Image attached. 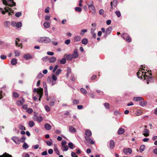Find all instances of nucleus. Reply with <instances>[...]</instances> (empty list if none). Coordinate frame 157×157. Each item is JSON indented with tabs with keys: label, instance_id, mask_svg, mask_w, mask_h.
Segmentation results:
<instances>
[{
	"label": "nucleus",
	"instance_id": "1",
	"mask_svg": "<svg viewBox=\"0 0 157 157\" xmlns=\"http://www.w3.org/2000/svg\"><path fill=\"white\" fill-rule=\"evenodd\" d=\"M3 3L6 5V7L4 8V10L0 8V11L3 14H5L6 13H8L9 16H11L14 13L13 11L10 7L15 6L16 3L13 0H2Z\"/></svg>",
	"mask_w": 157,
	"mask_h": 157
},
{
	"label": "nucleus",
	"instance_id": "2",
	"mask_svg": "<svg viewBox=\"0 0 157 157\" xmlns=\"http://www.w3.org/2000/svg\"><path fill=\"white\" fill-rule=\"evenodd\" d=\"M38 41L41 43L48 44L51 41V40L49 37L44 36L39 38Z\"/></svg>",
	"mask_w": 157,
	"mask_h": 157
},
{
	"label": "nucleus",
	"instance_id": "3",
	"mask_svg": "<svg viewBox=\"0 0 157 157\" xmlns=\"http://www.w3.org/2000/svg\"><path fill=\"white\" fill-rule=\"evenodd\" d=\"M144 69H143L141 70H140L138 71V72L137 73V75L138 77L139 78H140L141 79H146V74L147 73V72H144L143 71H144Z\"/></svg>",
	"mask_w": 157,
	"mask_h": 157
},
{
	"label": "nucleus",
	"instance_id": "4",
	"mask_svg": "<svg viewBox=\"0 0 157 157\" xmlns=\"http://www.w3.org/2000/svg\"><path fill=\"white\" fill-rule=\"evenodd\" d=\"M121 37L127 42H130L131 41V39L130 38L128 34L126 33H124L122 34L121 35Z\"/></svg>",
	"mask_w": 157,
	"mask_h": 157
},
{
	"label": "nucleus",
	"instance_id": "5",
	"mask_svg": "<svg viewBox=\"0 0 157 157\" xmlns=\"http://www.w3.org/2000/svg\"><path fill=\"white\" fill-rule=\"evenodd\" d=\"M43 89L42 88H40L38 89L37 92L35 94L36 95V96L37 97V98L39 97L41 98L43 95Z\"/></svg>",
	"mask_w": 157,
	"mask_h": 157
},
{
	"label": "nucleus",
	"instance_id": "6",
	"mask_svg": "<svg viewBox=\"0 0 157 157\" xmlns=\"http://www.w3.org/2000/svg\"><path fill=\"white\" fill-rule=\"evenodd\" d=\"M90 136H85V138L86 141L89 143L91 144H93L94 143V141L91 139L90 137Z\"/></svg>",
	"mask_w": 157,
	"mask_h": 157
},
{
	"label": "nucleus",
	"instance_id": "7",
	"mask_svg": "<svg viewBox=\"0 0 157 157\" xmlns=\"http://www.w3.org/2000/svg\"><path fill=\"white\" fill-rule=\"evenodd\" d=\"M34 120L37 121L39 122H41L43 120V118L42 117L40 116H37L35 115L34 117Z\"/></svg>",
	"mask_w": 157,
	"mask_h": 157
},
{
	"label": "nucleus",
	"instance_id": "8",
	"mask_svg": "<svg viewBox=\"0 0 157 157\" xmlns=\"http://www.w3.org/2000/svg\"><path fill=\"white\" fill-rule=\"evenodd\" d=\"M11 139L16 144H19L21 142L20 139L17 137L13 136L12 137Z\"/></svg>",
	"mask_w": 157,
	"mask_h": 157
},
{
	"label": "nucleus",
	"instance_id": "9",
	"mask_svg": "<svg viewBox=\"0 0 157 157\" xmlns=\"http://www.w3.org/2000/svg\"><path fill=\"white\" fill-rule=\"evenodd\" d=\"M72 55L73 58H76L78 57L79 54L77 49H75L74 50V52Z\"/></svg>",
	"mask_w": 157,
	"mask_h": 157
},
{
	"label": "nucleus",
	"instance_id": "10",
	"mask_svg": "<svg viewBox=\"0 0 157 157\" xmlns=\"http://www.w3.org/2000/svg\"><path fill=\"white\" fill-rule=\"evenodd\" d=\"M25 102L24 99L23 98H21L20 100H18L17 101L16 104L19 106L22 105Z\"/></svg>",
	"mask_w": 157,
	"mask_h": 157
},
{
	"label": "nucleus",
	"instance_id": "11",
	"mask_svg": "<svg viewBox=\"0 0 157 157\" xmlns=\"http://www.w3.org/2000/svg\"><path fill=\"white\" fill-rule=\"evenodd\" d=\"M132 150L130 148H124L123 149V152L125 155H127L128 153L131 154L132 153Z\"/></svg>",
	"mask_w": 157,
	"mask_h": 157
},
{
	"label": "nucleus",
	"instance_id": "12",
	"mask_svg": "<svg viewBox=\"0 0 157 157\" xmlns=\"http://www.w3.org/2000/svg\"><path fill=\"white\" fill-rule=\"evenodd\" d=\"M88 9L90 10L93 14L95 13L96 12L94 6H90L88 7Z\"/></svg>",
	"mask_w": 157,
	"mask_h": 157
},
{
	"label": "nucleus",
	"instance_id": "13",
	"mask_svg": "<svg viewBox=\"0 0 157 157\" xmlns=\"http://www.w3.org/2000/svg\"><path fill=\"white\" fill-rule=\"evenodd\" d=\"M143 135L145 137H147L149 135V131L146 128H145L142 132Z\"/></svg>",
	"mask_w": 157,
	"mask_h": 157
},
{
	"label": "nucleus",
	"instance_id": "14",
	"mask_svg": "<svg viewBox=\"0 0 157 157\" xmlns=\"http://www.w3.org/2000/svg\"><path fill=\"white\" fill-rule=\"evenodd\" d=\"M52 85L53 86L56 83V81L57 80V77L55 75H53L52 76Z\"/></svg>",
	"mask_w": 157,
	"mask_h": 157
},
{
	"label": "nucleus",
	"instance_id": "15",
	"mask_svg": "<svg viewBox=\"0 0 157 157\" xmlns=\"http://www.w3.org/2000/svg\"><path fill=\"white\" fill-rule=\"evenodd\" d=\"M112 29L113 28L112 27L109 26L108 27L106 30V36H107L108 35L110 34L112 30Z\"/></svg>",
	"mask_w": 157,
	"mask_h": 157
},
{
	"label": "nucleus",
	"instance_id": "16",
	"mask_svg": "<svg viewBox=\"0 0 157 157\" xmlns=\"http://www.w3.org/2000/svg\"><path fill=\"white\" fill-rule=\"evenodd\" d=\"M23 57L26 60H28L32 58V56L29 54H26L23 56Z\"/></svg>",
	"mask_w": 157,
	"mask_h": 157
},
{
	"label": "nucleus",
	"instance_id": "17",
	"mask_svg": "<svg viewBox=\"0 0 157 157\" xmlns=\"http://www.w3.org/2000/svg\"><path fill=\"white\" fill-rule=\"evenodd\" d=\"M146 79H144V80H147V84H149V82H151L153 80V78L151 77L148 76L147 75H146Z\"/></svg>",
	"mask_w": 157,
	"mask_h": 157
},
{
	"label": "nucleus",
	"instance_id": "18",
	"mask_svg": "<svg viewBox=\"0 0 157 157\" xmlns=\"http://www.w3.org/2000/svg\"><path fill=\"white\" fill-rule=\"evenodd\" d=\"M56 60V58L54 56H52L48 59L49 62L50 63H54Z\"/></svg>",
	"mask_w": 157,
	"mask_h": 157
},
{
	"label": "nucleus",
	"instance_id": "19",
	"mask_svg": "<svg viewBox=\"0 0 157 157\" xmlns=\"http://www.w3.org/2000/svg\"><path fill=\"white\" fill-rule=\"evenodd\" d=\"M85 134L86 135V136H91L92 135V133L90 130L89 129L86 130L85 131Z\"/></svg>",
	"mask_w": 157,
	"mask_h": 157
},
{
	"label": "nucleus",
	"instance_id": "20",
	"mask_svg": "<svg viewBox=\"0 0 157 157\" xmlns=\"http://www.w3.org/2000/svg\"><path fill=\"white\" fill-rule=\"evenodd\" d=\"M109 147L111 149H113L114 148L115 146V144L114 141L112 140H111L110 141L109 143Z\"/></svg>",
	"mask_w": 157,
	"mask_h": 157
},
{
	"label": "nucleus",
	"instance_id": "21",
	"mask_svg": "<svg viewBox=\"0 0 157 157\" xmlns=\"http://www.w3.org/2000/svg\"><path fill=\"white\" fill-rule=\"evenodd\" d=\"M44 128L46 130H49L51 128V126L49 124L47 123L44 125Z\"/></svg>",
	"mask_w": 157,
	"mask_h": 157
},
{
	"label": "nucleus",
	"instance_id": "22",
	"mask_svg": "<svg viewBox=\"0 0 157 157\" xmlns=\"http://www.w3.org/2000/svg\"><path fill=\"white\" fill-rule=\"evenodd\" d=\"M125 131L124 129L122 128H120L117 131L118 134L119 135L122 134Z\"/></svg>",
	"mask_w": 157,
	"mask_h": 157
},
{
	"label": "nucleus",
	"instance_id": "23",
	"mask_svg": "<svg viewBox=\"0 0 157 157\" xmlns=\"http://www.w3.org/2000/svg\"><path fill=\"white\" fill-rule=\"evenodd\" d=\"M143 99V98L141 97H134L133 98V100L135 101H139Z\"/></svg>",
	"mask_w": 157,
	"mask_h": 157
},
{
	"label": "nucleus",
	"instance_id": "24",
	"mask_svg": "<svg viewBox=\"0 0 157 157\" xmlns=\"http://www.w3.org/2000/svg\"><path fill=\"white\" fill-rule=\"evenodd\" d=\"M44 26L46 28H48L50 26V23L48 21H45L44 24Z\"/></svg>",
	"mask_w": 157,
	"mask_h": 157
},
{
	"label": "nucleus",
	"instance_id": "25",
	"mask_svg": "<svg viewBox=\"0 0 157 157\" xmlns=\"http://www.w3.org/2000/svg\"><path fill=\"white\" fill-rule=\"evenodd\" d=\"M17 63V59L16 58H13L12 59L11 63L12 65H15Z\"/></svg>",
	"mask_w": 157,
	"mask_h": 157
},
{
	"label": "nucleus",
	"instance_id": "26",
	"mask_svg": "<svg viewBox=\"0 0 157 157\" xmlns=\"http://www.w3.org/2000/svg\"><path fill=\"white\" fill-rule=\"evenodd\" d=\"M69 131L71 133H73L76 132L75 129L72 126H70L69 127Z\"/></svg>",
	"mask_w": 157,
	"mask_h": 157
},
{
	"label": "nucleus",
	"instance_id": "27",
	"mask_svg": "<svg viewBox=\"0 0 157 157\" xmlns=\"http://www.w3.org/2000/svg\"><path fill=\"white\" fill-rule=\"evenodd\" d=\"M67 73L66 74V76L68 78L69 76V74L71 73V69L69 67H67Z\"/></svg>",
	"mask_w": 157,
	"mask_h": 157
},
{
	"label": "nucleus",
	"instance_id": "28",
	"mask_svg": "<svg viewBox=\"0 0 157 157\" xmlns=\"http://www.w3.org/2000/svg\"><path fill=\"white\" fill-rule=\"evenodd\" d=\"M54 150L57 155H60L59 152L56 146H54Z\"/></svg>",
	"mask_w": 157,
	"mask_h": 157
},
{
	"label": "nucleus",
	"instance_id": "29",
	"mask_svg": "<svg viewBox=\"0 0 157 157\" xmlns=\"http://www.w3.org/2000/svg\"><path fill=\"white\" fill-rule=\"evenodd\" d=\"M140 105L143 107L146 106L147 104V102L146 101H141L139 102Z\"/></svg>",
	"mask_w": 157,
	"mask_h": 157
},
{
	"label": "nucleus",
	"instance_id": "30",
	"mask_svg": "<svg viewBox=\"0 0 157 157\" xmlns=\"http://www.w3.org/2000/svg\"><path fill=\"white\" fill-rule=\"evenodd\" d=\"M73 58V56L71 54H68L66 56V59L68 61L71 60Z\"/></svg>",
	"mask_w": 157,
	"mask_h": 157
},
{
	"label": "nucleus",
	"instance_id": "31",
	"mask_svg": "<svg viewBox=\"0 0 157 157\" xmlns=\"http://www.w3.org/2000/svg\"><path fill=\"white\" fill-rule=\"evenodd\" d=\"M81 39V37L80 36H75L74 38V40L75 41H79Z\"/></svg>",
	"mask_w": 157,
	"mask_h": 157
},
{
	"label": "nucleus",
	"instance_id": "32",
	"mask_svg": "<svg viewBox=\"0 0 157 157\" xmlns=\"http://www.w3.org/2000/svg\"><path fill=\"white\" fill-rule=\"evenodd\" d=\"M59 61L60 62V63L61 64H64L66 63V59L65 58H63L62 59L60 60H59Z\"/></svg>",
	"mask_w": 157,
	"mask_h": 157
},
{
	"label": "nucleus",
	"instance_id": "33",
	"mask_svg": "<svg viewBox=\"0 0 157 157\" xmlns=\"http://www.w3.org/2000/svg\"><path fill=\"white\" fill-rule=\"evenodd\" d=\"M10 22L9 21H6L4 22V26L7 28H9L10 25Z\"/></svg>",
	"mask_w": 157,
	"mask_h": 157
},
{
	"label": "nucleus",
	"instance_id": "34",
	"mask_svg": "<svg viewBox=\"0 0 157 157\" xmlns=\"http://www.w3.org/2000/svg\"><path fill=\"white\" fill-rule=\"evenodd\" d=\"M145 148V146L144 145H142L140 148V153L142 152L144 150Z\"/></svg>",
	"mask_w": 157,
	"mask_h": 157
},
{
	"label": "nucleus",
	"instance_id": "35",
	"mask_svg": "<svg viewBox=\"0 0 157 157\" xmlns=\"http://www.w3.org/2000/svg\"><path fill=\"white\" fill-rule=\"evenodd\" d=\"M82 43L83 44L86 45L88 43V40L86 38L83 39L82 40Z\"/></svg>",
	"mask_w": 157,
	"mask_h": 157
},
{
	"label": "nucleus",
	"instance_id": "36",
	"mask_svg": "<svg viewBox=\"0 0 157 157\" xmlns=\"http://www.w3.org/2000/svg\"><path fill=\"white\" fill-rule=\"evenodd\" d=\"M14 53L15 54V57L19 56L21 54L20 52L17 50L15 51Z\"/></svg>",
	"mask_w": 157,
	"mask_h": 157
},
{
	"label": "nucleus",
	"instance_id": "37",
	"mask_svg": "<svg viewBox=\"0 0 157 157\" xmlns=\"http://www.w3.org/2000/svg\"><path fill=\"white\" fill-rule=\"evenodd\" d=\"M62 148H63V149L62 148V149L63 151H67L69 149L68 146L67 145L63 146L62 147Z\"/></svg>",
	"mask_w": 157,
	"mask_h": 157
},
{
	"label": "nucleus",
	"instance_id": "38",
	"mask_svg": "<svg viewBox=\"0 0 157 157\" xmlns=\"http://www.w3.org/2000/svg\"><path fill=\"white\" fill-rule=\"evenodd\" d=\"M50 141H47L46 142V144L49 146H51L52 144V139H50Z\"/></svg>",
	"mask_w": 157,
	"mask_h": 157
},
{
	"label": "nucleus",
	"instance_id": "39",
	"mask_svg": "<svg viewBox=\"0 0 157 157\" xmlns=\"http://www.w3.org/2000/svg\"><path fill=\"white\" fill-rule=\"evenodd\" d=\"M22 147L23 149H26L29 148V146L26 143H25L23 145Z\"/></svg>",
	"mask_w": 157,
	"mask_h": 157
},
{
	"label": "nucleus",
	"instance_id": "40",
	"mask_svg": "<svg viewBox=\"0 0 157 157\" xmlns=\"http://www.w3.org/2000/svg\"><path fill=\"white\" fill-rule=\"evenodd\" d=\"M87 32V29L82 30L81 31L80 34L82 36H83L84 35V33H86Z\"/></svg>",
	"mask_w": 157,
	"mask_h": 157
},
{
	"label": "nucleus",
	"instance_id": "41",
	"mask_svg": "<svg viewBox=\"0 0 157 157\" xmlns=\"http://www.w3.org/2000/svg\"><path fill=\"white\" fill-rule=\"evenodd\" d=\"M142 113V111L138 110L136 111V114L137 116H140L141 115Z\"/></svg>",
	"mask_w": 157,
	"mask_h": 157
},
{
	"label": "nucleus",
	"instance_id": "42",
	"mask_svg": "<svg viewBox=\"0 0 157 157\" xmlns=\"http://www.w3.org/2000/svg\"><path fill=\"white\" fill-rule=\"evenodd\" d=\"M22 23L20 22H16V27L17 28L21 27L22 26Z\"/></svg>",
	"mask_w": 157,
	"mask_h": 157
},
{
	"label": "nucleus",
	"instance_id": "43",
	"mask_svg": "<svg viewBox=\"0 0 157 157\" xmlns=\"http://www.w3.org/2000/svg\"><path fill=\"white\" fill-rule=\"evenodd\" d=\"M75 10L76 12H80L82 11V9L80 7H77L75 8Z\"/></svg>",
	"mask_w": 157,
	"mask_h": 157
},
{
	"label": "nucleus",
	"instance_id": "44",
	"mask_svg": "<svg viewBox=\"0 0 157 157\" xmlns=\"http://www.w3.org/2000/svg\"><path fill=\"white\" fill-rule=\"evenodd\" d=\"M13 97L15 98H17L19 96V95L16 92H13Z\"/></svg>",
	"mask_w": 157,
	"mask_h": 157
},
{
	"label": "nucleus",
	"instance_id": "45",
	"mask_svg": "<svg viewBox=\"0 0 157 157\" xmlns=\"http://www.w3.org/2000/svg\"><path fill=\"white\" fill-rule=\"evenodd\" d=\"M68 145L69 147V148L70 149H73V148H74L73 147V144L71 142L69 143L68 144Z\"/></svg>",
	"mask_w": 157,
	"mask_h": 157
},
{
	"label": "nucleus",
	"instance_id": "46",
	"mask_svg": "<svg viewBox=\"0 0 157 157\" xmlns=\"http://www.w3.org/2000/svg\"><path fill=\"white\" fill-rule=\"evenodd\" d=\"M19 128L21 130H25V127L22 124H20L18 126Z\"/></svg>",
	"mask_w": 157,
	"mask_h": 157
},
{
	"label": "nucleus",
	"instance_id": "47",
	"mask_svg": "<svg viewBox=\"0 0 157 157\" xmlns=\"http://www.w3.org/2000/svg\"><path fill=\"white\" fill-rule=\"evenodd\" d=\"M61 70L60 69H59L57 70L56 71V75L57 76H58L59 74L61 72Z\"/></svg>",
	"mask_w": 157,
	"mask_h": 157
},
{
	"label": "nucleus",
	"instance_id": "48",
	"mask_svg": "<svg viewBox=\"0 0 157 157\" xmlns=\"http://www.w3.org/2000/svg\"><path fill=\"white\" fill-rule=\"evenodd\" d=\"M115 13L118 17H120L121 16V13L119 11H117L115 12Z\"/></svg>",
	"mask_w": 157,
	"mask_h": 157
},
{
	"label": "nucleus",
	"instance_id": "49",
	"mask_svg": "<svg viewBox=\"0 0 157 157\" xmlns=\"http://www.w3.org/2000/svg\"><path fill=\"white\" fill-rule=\"evenodd\" d=\"M26 111L29 113H31L33 112V111L32 109L29 108L26 110Z\"/></svg>",
	"mask_w": 157,
	"mask_h": 157
},
{
	"label": "nucleus",
	"instance_id": "50",
	"mask_svg": "<svg viewBox=\"0 0 157 157\" xmlns=\"http://www.w3.org/2000/svg\"><path fill=\"white\" fill-rule=\"evenodd\" d=\"M86 4L88 7L89 6H93L94 3L92 1H91L90 2L86 3Z\"/></svg>",
	"mask_w": 157,
	"mask_h": 157
},
{
	"label": "nucleus",
	"instance_id": "51",
	"mask_svg": "<svg viewBox=\"0 0 157 157\" xmlns=\"http://www.w3.org/2000/svg\"><path fill=\"white\" fill-rule=\"evenodd\" d=\"M34 125V123L33 121H30L29 123V125L31 127H33Z\"/></svg>",
	"mask_w": 157,
	"mask_h": 157
},
{
	"label": "nucleus",
	"instance_id": "52",
	"mask_svg": "<svg viewBox=\"0 0 157 157\" xmlns=\"http://www.w3.org/2000/svg\"><path fill=\"white\" fill-rule=\"evenodd\" d=\"M81 90L83 94H87V91L85 89L83 88H81Z\"/></svg>",
	"mask_w": 157,
	"mask_h": 157
},
{
	"label": "nucleus",
	"instance_id": "53",
	"mask_svg": "<svg viewBox=\"0 0 157 157\" xmlns=\"http://www.w3.org/2000/svg\"><path fill=\"white\" fill-rule=\"evenodd\" d=\"M79 101L77 99H75L73 101V103L75 105H77L79 103Z\"/></svg>",
	"mask_w": 157,
	"mask_h": 157
},
{
	"label": "nucleus",
	"instance_id": "54",
	"mask_svg": "<svg viewBox=\"0 0 157 157\" xmlns=\"http://www.w3.org/2000/svg\"><path fill=\"white\" fill-rule=\"evenodd\" d=\"M43 75L41 73H39L37 75V77L38 78H41L43 76Z\"/></svg>",
	"mask_w": 157,
	"mask_h": 157
},
{
	"label": "nucleus",
	"instance_id": "55",
	"mask_svg": "<svg viewBox=\"0 0 157 157\" xmlns=\"http://www.w3.org/2000/svg\"><path fill=\"white\" fill-rule=\"evenodd\" d=\"M50 16L48 15H46L45 16V19L46 20L49 21L50 20Z\"/></svg>",
	"mask_w": 157,
	"mask_h": 157
},
{
	"label": "nucleus",
	"instance_id": "56",
	"mask_svg": "<svg viewBox=\"0 0 157 157\" xmlns=\"http://www.w3.org/2000/svg\"><path fill=\"white\" fill-rule=\"evenodd\" d=\"M21 15V13L20 12H17L15 14V16L17 17H19Z\"/></svg>",
	"mask_w": 157,
	"mask_h": 157
},
{
	"label": "nucleus",
	"instance_id": "57",
	"mask_svg": "<svg viewBox=\"0 0 157 157\" xmlns=\"http://www.w3.org/2000/svg\"><path fill=\"white\" fill-rule=\"evenodd\" d=\"M52 79L50 77H48L47 79V82L49 83L51 82L52 83Z\"/></svg>",
	"mask_w": 157,
	"mask_h": 157
},
{
	"label": "nucleus",
	"instance_id": "58",
	"mask_svg": "<svg viewBox=\"0 0 157 157\" xmlns=\"http://www.w3.org/2000/svg\"><path fill=\"white\" fill-rule=\"evenodd\" d=\"M71 155L72 157H77V155L74 152H72L71 153Z\"/></svg>",
	"mask_w": 157,
	"mask_h": 157
},
{
	"label": "nucleus",
	"instance_id": "59",
	"mask_svg": "<svg viewBox=\"0 0 157 157\" xmlns=\"http://www.w3.org/2000/svg\"><path fill=\"white\" fill-rule=\"evenodd\" d=\"M45 108L47 112H48V111H50V108L48 105L45 106Z\"/></svg>",
	"mask_w": 157,
	"mask_h": 157
},
{
	"label": "nucleus",
	"instance_id": "60",
	"mask_svg": "<svg viewBox=\"0 0 157 157\" xmlns=\"http://www.w3.org/2000/svg\"><path fill=\"white\" fill-rule=\"evenodd\" d=\"M104 106L107 109H108L109 108V104L108 103H105L104 104Z\"/></svg>",
	"mask_w": 157,
	"mask_h": 157
},
{
	"label": "nucleus",
	"instance_id": "61",
	"mask_svg": "<svg viewBox=\"0 0 157 157\" xmlns=\"http://www.w3.org/2000/svg\"><path fill=\"white\" fill-rule=\"evenodd\" d=\"M70 39H67L65 41V43L67 45H68L70 43Z\"/></svg>",
	"mask_w": 157,
	"mask_h": 157
},
{
	"label": "nucleus",
	"instance_id": "62",
	"mask_svg": "<svg viewBox=\"0 0 157 157\" xmlns=\"http://www.w3.org/2000/svg\"><path fill=\"white\" fill-rule=\"evenodd\" d=\"M113 3L114 4V6H116L117 5V0H113Z\"/></svg>",
	"mask_w": 157,
	"mask_h": 157
},
{
	"label": "nucleus",
	"instance_id": "63",
	"mask_svg": "<svg viewBox=\"0 0 157 157\" xmlns=\"http://www.w3.org/2000/svg\"><path fill=\"white\" fill-rule=\"evenodd\" d=\"M58 65H56L53 69V73L55 72L56 69L58 68Z\"/></svg>",
	"mask_w": 157,
	"mask_h": 157
},
{
	"label": "nucleus",
	"instance_id": "64",
	"mask_svg": "<svg viewBox=\"0 0 157 157\" xmlns=\"http://www.w3.org/2000/svg\"><path fill=\"white\" fill-rule=\"evenodd\" d=\"M16 22L14 21H13L11 23V25L13 27H16Z\"/></svg>",
	"mask_w": 157,
	"mask_h": 157
}]
</instances>
